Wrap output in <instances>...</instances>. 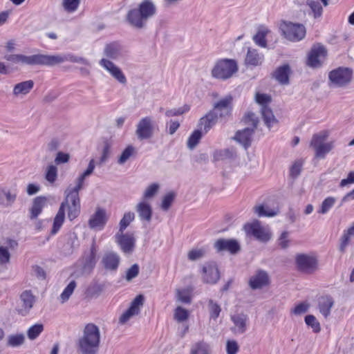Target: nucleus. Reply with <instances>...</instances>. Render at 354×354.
I'll list each match as a JSON object with an SVG mask.
<instances>
[{"label": "nucleus", "mask_w": 354, "mask_h": 354, "mask_svg": "<svg viewBox=\"0 0 354 354\" xmlns=\"http://www.w3.org/2000/svg\"><path fill=\"white\" fill-rule=\"evenodd\" d=\"M100 333L98 327L93 324H87L82 337L79 339V348L82 354H95L99 348Z\"/></svg>", "instance_id": "f257e3e1"}, {"label": "nucleus", "mask_w": 354, "mask_h": 354, "mask_svg": "<svg viewBox=\"0 0 354 354\" xmlns=\"http://www.w3.org/2000/svg\"><path fill=\"white\" fill-rule=\"evenodd\" d=\"M156 12L154 5L149 0L143 1L138 9L130 10L127 15L129 23L134 27L141 28L148 18Z\"/></svg>", "instance_id": "f03ea898"}, {"label": "nucleus", "mask_w": 354, "mask_h": 354, "mask_svg": "<svg viewBox=\"0 0 354 354\" xmlns=\"http://www.w3.org/2000/svg\"><path fill=\"white\" fill-rule=\"evenodd\" d=\"M238 71V65L235 60L231 59H218L212 69V75L219 80L230 78Z\"/></svg>", "instance_id": "7ed1b4c3"}, {"label": "nucleus", "mask_w": 354, "mask_h": 354, "mask_svg": "<svg viewBox=\"0 0 354 354\" xmlns=\"http://www.w3.org/2000/svg\"><path fill=\"white\" fill-rule=\"evenodd\" d=\"M255 102L261 106V111L263 121L266 126L270 129L278 123L272 109L269 107L272 102V96L269 94L257 92L254 95Z\"/></svg>", "instance_id": "20e7f679"}, {"label": "nucleus", "mask_w": 354, "mask_h": 354, "mask_svg": "<svg viewBox=\"0 0 354 354\" xmlns=\"http://www.w3.org/2000/svg\"><path fill=\"white\" fill-rule=\"evenodd\" d=\"M281 35L290 41H299L306 34L305 26L301 24L281 21L279 26Z\"/></svg>", "instance_id": "39448f33"}, {"label": "nucleus", "mask_w": 354, "mask_h": 354, "mask_svg": "<svg viewBox=\"0 0 354 354\" xmlns=\"http://www.w3.org/2000/svg\"><path fill=\"white\" fill-rule=\"evenodd\" d=\"M330 82L337 87L348 85L353 79V71L347 67H338L328 74Z\"/></svg>", "instance_id": "423d86ee"}, {"label": "nucleus", "mask_w": 354, "mask_h": 354, "mask_svg": "<svg viewBox=\"0 0 354 354\" xmlns=\"http://www.w3.org/2000/svg\"><path fill=\"white\" fill-rule=\"evenodd\" d=\"M327 55L326 48L320 43H316L313 45L308 53L307 64L312 68H319L322 66Z\"/></svg>", "instance_id": "0eeeda50"}, {"label": "nucleus", "mask_w": 354, "mask_h": 354, "mask_svg": "<svg viewBox=\"0 0 354 354\" xmlns=\"http://www.w3.org/2000/svg\"><path fill=\"white\" fill-rule=\"evenodd\" d=\"M328 135V131L324 130L313 136L310 145L315 149L316 155L328 153L332 149L333 147V142H326Z\"/></svg>", "instance_id": "6e6552de"}, {"label": "nucleus", "mask_w": 354, "mask_h": 354, "mask_svg": "<svg viewBox=\"0 0 354 354\" xmlns=\"http://www.w3.org/2000/svg\"><path fill=\"white\" fill-rule=\"evenodd\" d=\"M66 60H67V58L61 55L37 54L31 56L26 55L25 64L54 66Z\"/></svg>", "instance_id": "1a4fd4ad"}, {"label": "nucleus", "mask_w": 354, "mask_h": 354, "mask_svg": "<svg viewBox=\"0 0 354 354\" xmlns=\"http://www.w3.org/2000/svg\"><path fill=\"white\" fill-rule=\"evenodd\" d=\"M298 270L304 273L311 274L318 268V261L313 255L300 254L296 257Z\"/></svg>", "instance_id": "9d476101"}, {"label": "nucleus", "mask_w": 354, "mask_h": 354, "mask_svg": "<svg viewBox=\"0 0 354 354\" xmlns=\"http://www.w3.org/2000/svg\"><path fill=\"white\" fill-rule=\"evenodd\" d=\"M144 301L145 297L142 295L136 296L131 302L129 308L121 315L119 322L124 324L133 317L138 315L144 305Z\"/></svg>", "instance_id": "9b49d317"}, {"label": "nucleus", "mask_w": 354, "mask_h": 354, "mask_svg": "<svg viewBox=\"0 0 354 354\" xmlns=\"http://www.w3.org/2000/svg\"><path fill=\"white\" fill-rule=\"evenodd\" d=\"M245 230L248 234L252 235L261 242L268 241L271 236L269 228L261 225L259 221L246 224Z\"/></svg>", "instance_id": "f8f14e48"}, {"label": "nucleus", "mask_w": 354, "mask_h": 354, "mask_svg": "<svg viewBox=\"0 0 354 354\" xmlns=\"http://www.w3.org/2000/svg\"><path fill=\"white\" fill-rule=\"evenodd\" d=\"M18 243L9 238L0 241V266H6L10 261L11 251L14 250Z\"/></svg>", "instance_id": "ddd939ff"}, {"label": "nucleus", "mask_w": 354, "mask_h": 354, "mask_svg": "<svg viewBox=\"0 0 354 354\" xmlns=\"http://www.w3.org/2000/svg\"><path fill=\"white\" fill-rule=\"evenodd\" d=\"M220 278L219 271L214 262L206 263L202 268V279L207 283H216Z\"/></svg>", "instance_id": "4468645a"}, {"label": "nucleus", "mask_w": 354, "mask_h": 354, "mask_svg": "<svg viewBox=\"0 0 354 354\" xmlns=\"http://www.w3.org/2000/svg\"><path fill=\"white\" fill-rule=\"evenodd\" d=\"M108 221V216L104 209L97 208L95 212L88 220V226L91 229L100 231L104 229Z\"/></svg>", "instance_id": "2eb2a0df"}, {"label": "nucleus", "mask_w": 354, "mask_h": 354, "mask_svg": "<svg viewBox=\"0 0 354 354\" xmlns=\"http://www.w3.org/2000/svg\"><path fill=\"white\" fill-rule=\"evenodd\" d=\"M232 101L233 97L231 95L226 96L214 104L212 111L217 113L218 118L229 117L232 111Z\"/></svg>", "instance_id": "dca6fc26"}, {"label": "nucleus", "mask_w": 354, "mask_h": 354, "mask_svg": "<svg viewBox=\"0 0 354 354\" xmlns=\"http://www.w3.org/2000/svg\"><path fill=\"white\" fill-rule=\"evenodd\" d=\"M116 242L122 251L125 254H131L135 246V238L133 234L118 232L115 235Z\"/></svg>", "instance_id": "f3484780"}, {"label": "nucleus", "mask_w": 354, "mask_h": 354, "mask_svg": "<svg viewBox=\"0 0 354 354\" xmlns=\"http://www.w3.org/2000/svg\"><path fill=\"white\" fill-rule=\"evenodd\" d=\"M217 120V113L214 111H209L200 118L198 123V129L205 134L216 124Z\"/></svg>", "instance_id": "a211bd4d"}, {"label": "nucleus", "mask_w": 354, "mask_h": 354, "mask_svg": "<svg viewBox=\"0 0 354 354\" xmlns=\"http://www.w3.org/2000/svg\"><path fill=\"white\" fill-rule=\"evenodd\" d=\"M270 283L268 273L264 270H258L250 279L249 284L252 289H260L267 286Z\"/></svg>", "instance_id": "6ab92c4d"}, {"label": "nucleus", "mask_w": 354, "mask_h": 354, "mask_svg": "<svg viewBox=\"0 0 354 354\" xmlns=\"http://www.w3.org/2000/svg\"><path fill=\"white\" fill-rule=\"evenodd\" d=\"M153 133L151 120L149 117L142 118L138 123L136 134L140 139L149 138Z\"/></svg>", "instance_id": "aec40b11"}, {"label": "nucleus", "mask_w": 354, "mask_h": 354, "mask_svg": "<svg viewBox=\"0 0 354 354\" xmlns=\"http://www.w3.org/2000/svg\"><path fill=\"white\" fill-rule=\"evenodd\" d=\"M214 247L218 252L227 251L232 254L240 250L239 243L234 239H219L215 242Z\"/></svg>", "instance_id": "412c9836"}, {"label": "nucleus", "mask_w": 354, "mask_h": 354, "mask_svg": "<svg viewBox=\"0 0 354 354\" xmlns=\"http://www.w3.org/2000/svg\"><path fill=\"white\" fill-rule=\"evenodd\" d=\"M291 69L289 64H286L277 67L272 74V77L274 78L280 84L287 85L290 83V75Z\"/></svg>", "instance_id": "4be33fe9"}, {"label": "nucleus", "mask_w": 354, "mask_h": 354, "mask_svg": "<svg viewBox=\"0 0 354 354\" xmlns=\"http://www.w3.org/2000/svg\"><path fill=\"white\" fill-rule=\"evenodd\" d=\"M100 63V65L106 71H108L111 74V75L118 82L122 84L126 83L127 79L125 75L123 74L122 71L112 62L106 59H102Z\"/></svg>", "instance_id": "5701e85b"}, {"label": "nucleus", "mask_w": 354, "mask_h": 354, "mask_svg": "<svg viewBox=\"0 0 354 354\" xmlns=\"http://www.w3.org/2000/svg\"><path fill=\"white\" fill-rule=\"evenodd\" d=\"M82 188H77V185H70L66 190V198L62 203L64 204V209L66 205H80V199L79 196V192Z\"/></svg>", "instance_id": "b1692460"}, {"label": "nucleus", "mask_w": 354, "mask_h": 354, "mask_svg": "<svg viewBox=\"0 0 354 354\" xmlns=\"http://www.w3.org/2000/svg\"><path fill=\"white\" fill-rule=\"evenodd\" d=\"M136 210L142 221L149 222L152 217V207L151 204L145 201L141 200L136 207Z\"/></svg>", "instance_id": "393cba45"}, {"label": "nucleus", "mask_w": 354, "mask_h": 354, "mask_svg": "<svg viewBox=\"0 0 354 354\" xmlns=\"http://www.w3.org/2000/svg\"><path fill=\"white\" fill-rule=\"evenodd\" d=\"M231 320L234 324L233 330L236 333L243 334L247 330L248 317L243 313H237L231 316Z\"/></svg>", "instance_id": "a878e982"}, {"label": "nucleus", "mask_w": 354, "mask_h": 354, "mask_svg": "<svg viewBox=\"0 0 354 354\" xmlns=\"http://www.w3.org/2000/svg\"><path fill=\"white\" fill-rule=\"evenodd\" d=\"M120 257L114 252H107L104 253L102 263L105 269L109 270H116L120 264Z\"/></svg>", "instance_id": "bb28decb"}, {"label": "nucleus", "mask_w": 354, "mask_h": 354, "mask_svg": "<svg viewBox=\"0 0 354 354\" xmlns=\"http://www.w3.org/2000/svg\"><path fill=\"white\" fill-rule=\"evenodd\" d=\"M264 55L257 49L249 48L245 58V64L248 66H257L262 64Z\"/></svg>", "instance_id": "cd10ccee"}, {"label": "nucleus", "mask_w": 354, "mask_h": 354, "mask_svg": "<svg viewBox=\"0 0 354 354\" xmlns=\"http://www.w3.org/2000/svg\"><path fill=\"white\" fill-rule=\"evenodd\" d=\"M254 133L253 129L249 127L245 128L242 131H238L236 133L234 139L241 143L245 149L248 148L252 142V137Z\"/></svg>", "instance_id": "c85d7f7f"}, {"label": "nucleus", "mask_w": 354, "mask_h": 354, "mask_svg": "<svg viewBox=\"0 0 354 354\" xmlns=\"http://www.w3.org/2000/svg\"><path fill=\"white\" fill-rule=\"evenodd\" d=\"M334 305V300L330 296H324L319 299L318 308L320 313L328 317L330 314V310Z\"/></svg>", "instance_id": "c756f323"}, {"label": "nucleus", "mask_w": 354, "mask_h": 354, "mask_svg": "<svg viewBox=\"0 0 354 354\" xmlns=\"http://www.w3.org/2000/svg\"><path fill=\"white\" fill-rule=\"evenodd\" d=\"M97 252V250L95 245V242L93 240L91 247L90 252H88V254H85L84 257H83V259L84 261V268H91L95 265Z\"/></svg>", "instance_id": "7c9ffc66"}, {"label": "nucleus", "mask_w": 354, "mask_h": 354, "mask_svg": "<svg viewBox=\"0 0 354 354\" xmlns=\"http://www.w3.org/2000/svg\"><path fill=\"white\" fill-rule=\"evenodd\" d=\"M65 218L64 204H61V206L54 218L53 226L51 230L52 234H55L62 227Z\"/></svg>", "instance_id": "2f4dec72"}, {"label": "nucleus", "mask_w": 354, "mask_h": 354, "mask_svg": "<svg viewBox=\"0 0 354 354\" xmlns=\"http://www.w3.org/2000/svg\"><path fill=\"white\" fill-rule=\"evenodd\" d=\"M46 202L44 197L39 196L35 198L30 209V218H37L41 212Z\"/></svg>", "instance_id": "473e14b6"}, {"label": "nucleus", "mask_w": 354, "mask_h": 354, "mask_svg": "<svg viewBox=\"0 0 354 354\" xmlns=\"http://www.w3.org/2000/svg\"><path fill=\"white\" fill-rule=\"evenodd\" d=\"M254 213L259 217H272L277 214V210L270 208L267 205H258L254 207Z\"/></svg>", "instance_id": "72a5a7b5"}, {"label": "nucleus", "mask_w": 354, "mask_h": 354, "mask_svg": "<svg viewBox=\"0 0 354 354\" xmlns=\"http://www.w3.org/2000/svg\"><path fill=\"white\" fill-rule=\"evenodd\" d=\"M269 32L270 30L265 27L260 28L253 37L254 43L261 47L266 48L267 46L266 36Z\"/></svg>", "instance_id": "f704fd0d"}, {"label": "nucleus", "mask_w": 354, "mask_h": 354, "mask_svg": "<svg viewBox=\"0 0 354 354\" xmlns=\"http://www.w3.org/2000/svg\"><path fill=\"white\" fill-rule=\"evenodd\" d=\"M190 354H211V348L207 343L198 342L192 346Z\"/></svg>", "instance_id": "c9c22d12"}, {"label": "nucleus", "mask_w": 354, "mask_h": 354, "mask_svg": "<svg viewBox=\"0 0 354 354\" xmlns=\"http://www.w3.org/2000/svg\"><path fill=\"white\" fill-rule=\"evenodd\" d=\"M95 167V160L92 159L88 164V166L86 171H84L75 180V185L77 188H82L84 185V180L86 177L89 176L93 171Z\"/></svg>", "instance_id": "e433bc0d"}, {"label": "nucleus", "mask_w": 354, "mask_h": 354, "mask_svg": "<svg viewBox=\"0 0 354 354\" xmlns=\"http://www.w3.org/2000/svg\"><path fill=\"white\" fill-rule=\"evenodd\" d=\"M95 167V160L92 159L88 164V166L86 171H84L75 180V185L77 188H82L84 185V180L86 177L89 176L93 171Z\"/></svg>", "instance_id": "4c0bfd02"}, {"label": "nucleus", "mask_w": 354, "mask_h": 354, "mask_svg": "<svg viewBox=\"0 0 354 354\" xmlns=\"http://www.w3.org/2000/svg\"><path fill=\"white\" fill-rule=\"evenodd\" d=\"M95 167V160L92 159L88 164V166L86 171H84L75 180V185L77 188H82L84 185V180L86 177L89 176L93 171Z\"/></svg>", "instance_id": "58836bf2"}, {"label": "nucleus", "mask_w": 354, "mask_h": 354, "mask_svg": "<svg viewBox=\"0 0 354 354\" xmlns=\"http://www.w3.org/2000/svg\"><path fill=\"white\" fill-rule=\"evenodd\" d=\"M95 167V160L92 159L88 164V166L86 171H84L75 180V185L77 188H82L84 185V180L86 177L89 176L93 171Z\"/></svg>", "instance_id": "ea45409f"}, {"label": "nucleus", "mask_w": 354, "mask_h": 354, "mask_svg": "<svg viewBox=\"0 0 354 354\" xmlns=\"http://www.w3.org/2000/svg\"><path fill=\"white\" fill-rule=\"evenodd\" d=\"M34 82L32 80L22 82L16 84L13 89L15 95L27 94L33 88Z\"/></svg>", "instance_id": "a19ab883"}, {"label": "nucleus", "mask_w": 354, "mask_h": 354, "mask_svg": "<svg viewBox=\"0 0 354 354\" xmlns=\"http://www.w3.org/2000/svg\"><path fill=\"white\" fill-rule=\"evenodd\" d=\"M193 289L191 287L177 290V299L183 303L189 304Z\"/></svg>", "instance_id": "79ce46f5"}, {"label": "nucleus", "mask_w": 354, "mask_h": 354, "mask_svg": "<svg viewBox=\"0 0 354 354\" xmlns=\"http://www.w3.org/2000/svg\"><path fill=\"white\" fill-rule=\"evenodd\" d=\"M15 200V195L6 189L0 190V203L3 206L8 207Z\"/></svg>", "instance_id": "37998d69"}, {"label": "nucleus", "mask_w": 354, "mask_h": 354, "mask_svg": "<svg viewBox=\"0 0 354 354\" xmlns=\"http://www.w3.org/2000/svg\"><path fill=\"white\" fill-rule=\"evenodd\" d=\"M203 133L199 129L194 130L192 133L189 136L187 140V147L189 149H194L200 142Z\"/></svg>", "instance_id": "c03bdc74"}, {"label": "nucleus", "mask_w": 354, "mask_h": 354, "mask_svg": "<svg viewBox=\"0 0 354 354\" xmlns=\"http://www.w3.org/2000/svg\"><path fill=\"white\" fill-rule=\"evenodd\" d=\"M21 300L26 310H30L35 302V297L30 291H24L21 295Z\"/></svg>", "instance_id": "a18cd8bd"}, {"label": "nucleus", "mask_w": 354, "mask_h": 354, "mask_svg": "<svg viewBox=\"0 0 354 354\" xmlns=\"http://www.w3.org/2000/svg\"><path fill=\"white\" fill-rule=\"evenodd\" d=\"M135 214L133 212H128L124 213L122 218L120 220L118 232L122 233L129 225L134 220Z\"/></svg>", "instance_id": "49530a36"}, {"label": "nucleus", "mask_w": 354, "mask_h": 354, "mask_svg": "<svg viewBox=\"0 0 354 354\" xmlns=\"http://www.w3.org/2000/svg\"><path fill=\"white\" fill-rule=\"evenodd\" d=\"M208 310L209 313L210 319L216 320L219 317L221 308L216 302L210 299L208 302Z\"/></svg>", "instance_id": "de8ad7c7"}, {"label": "nucleus", "mask_w": 354, "mask_h": 354, "mask_svg": "<svg viewBox=\"0 0 354 354\" xmlns=\"http://www.w3.org/2000/svg\"><path fill=\"white\" fill-rule=\"evenodd\" d=\"M336 201L335 198L329 196L324 200L322 203L319 209L318 210V213L322 214H325L328 212V211L333 207Z\"/></svg>", "instance_id": "09e8293b"}, {"label": "nucleus", "mask_w": 354, "mask_h": 354, "mask_svg": "<svg viewBox=\"0 0 354 354\" xmlns=\"http://www.w3.org/2000/svg\"><path fill=\"white\" fill-rule=\"evenodd\" d=\"M119 50V44L118 43L113 42L106 45L104 53L108 57L115 59L118 55Z\"/></svg>", "instance_id": "8fccbe9b"}, {"label": "nucleus", "mask_w": 354, "mask_h": 354, "mask_svg": "<svg viewBox=\"0 0 354 354\" xmlns=\"http://www.w3.org/2000/svg\"><path fill=\"white\" fill-rule=\"evenodd\" d=\"M159 185L158 183H152L149 185L144 192L142 198L141 200H148L152 198L158 192Z\"/></svg>", "instance_id": "3c124183"}, {"label": "nucleus", "mask_w": 354, "mask_h": 354, "mask_svg": "<svg viewBox=\"0 0 354 354\" xmlns=\"http://www.w3.org/2000/svg\"><path fill=\"white\" fill-rule=\"evenodd\" d=\"M76 287V283L75 281H71L68 286L64 288L62 293L60 295V299L62 303L66 302L68 300L71 295L73 294Z\"/></svg>", "instance_id": "603ef678"}, {"label": "nucleus", "mask_w": 354, "mask_h": 354, "mask_svg": "<svg viewBox=\"0 0 354 354\" xmlns=\"http://www.w3.org/2000/svg\"><path fill=\"white\" fill-rule=\"evenodd\" d=\"M189 311L185 308L178 306L174 311V319L178 322L186 321L189 317Z\"/></svg>", "instance_id": "864d4df0"}, {"label": "nucleus", "mask_w": 354, "mask_h": 354, "mask_svg": "<svg viewBox=\"0 0 354 354\" xmlns=\"http://www.w3.org/2000/svg\"><path fill=\"white\" fill-rule=\"evenodd\" d=\"M243 120L245 124L251 126L250 128L253 129V130L257 128L259 122V120L256 115L251 112L247 113L244 115Z\"/></svg>", "instance_id": "5fc2aeb1"}, {"label": "nucleus", "mask_w": 354, "mask_h": 354, "mask_svg": "<svg viewBox=\"0 0 354 354\" xmlns=\"http://www.w3.org/2000/svg\"><path fill=\"white\" fill-rule=\"evenodd\" d=\"M205 250L204 248H194L191 250L187 254L188 259L190 261H197L204 257Z\"/></svg>", "instance_id": "6e6d98bb"}, {"label": "nucleus", "mask_w": 354, "mask_h": 354, "mask_svg": "<svg viewBox=\"0 0 354 354\" xmlns=\"http://www.w3.org/2000/svg\"><path fill=\"white\" fill-rule=\"evenodd\" d=\"M44 326L42 324H35L28 330V337L30 339H35L43 331Z\"/></svg>", "instance_id": "4d7b16f0"}, {"label": "nucleus", "mask_w": 354, "mask_h": 354, "mask_svg": "<svg viewBox=\"0 0 354 354\" xmlns=\"http://www.w3.org/2000/svg\"><path fill=\"white\" fill-rule=\"evenodd\" d=\"M207 162L208 160L205 156H192L191 159L193 167L196 169H205Z\"/></svg>", "instance_id": "13d9d810"}, {"label": "nucleus", "mask_w": 354, "mask_h": 354, "mask_svg": "<svg viewBox=\"0 0 354 354\" xmlns=\"http://www.w3.org/2000/svg\"><path fill=\"white\" fill-rule=\"evenodd\" d=\"M305 322L308 326L312 328L315 333L320 331V324L314 315H309L306 316Z\"/></svg>", "instance_id": "bf43d9fd"}, {"label": "nucleus", "mask_w": 354, "mask_h": 354, "mask_svg": "<svg viewBox=\"0 0 354 354\" xmlns=\"http://www.w3.org/2000/svg\"><path fill=\"white\" fill-rule=\"evenodd\" d=\"M190 109V107L187 104H185L183 106L178 108V109H173L170 110H167L165 112V115L167 117H173V116H178L183 115V113L188 112Z\"/></svg>", "instance_id": "052dcab7"}, {"label": "nucleus", "mask_w": 354, "mask_h": 354, "mask_svg": "<svg viewBox=\"0 0 354 354\" xmlns=\"http://www.w3.org/2000/svg\"><path fill=\"white\" fill-rule=\"evenodd\" d=\"M24 335L23 334H16L8 337V342L11 346H18L24 343Z\"/></svg>", "instance_id": "680f3d73"}, {"label": "nucleus", "mask_w": 354, "mask_h": 354, "mask_svg": "<svg viewBox=\"0 0 354 354\" xmlns=\"http://www.w3.org/2000/svg\"><path fill=\"white\" fill-rule=\"evenodd\" d=\"M80 3V0H64L63 7L69 12L75 11Z\"/></svg>", "instance_id": "e2e57ef3"}, {"label": "nucleus", "mask_w": 354, "mask_h": 354, "mask_svg": "<svg viewBox=\"0 0 354 354\" xmlns=\"http://www.w3.org/2000/svg\"><path fill=\"white\" fill-rule=\"evenodd\" d=\"M140 268L138 264H133L131 268H129L127 272L125 275V279L127 281H130L133 279L136 278L139 274Z\"/></svg>", "instance_id": "0e129e2a"}, {"label": "nucleus", "mask_w": 354, "mask_h": 354, "mask_svg": "<svg viewBox=\"0 0 354 354\" xmlns=\"http://www.w3.org/2000/svg\"><path fill=\"white\" fill-rule=\"evenodd\" d=\"M175 195L174 194L169 192L167 194L162 198V201L161 203V208L167 211L170 206L171 205L174 200Z\"/></svg>", "instance_id": "69168bd1"}, {"label": "nucleus", "mask_w": 354, "mask_h": 354, "mask_svg": "<svg viewBox=\"0 0 354 354\" xmlns=\"http://www.w3.org/2000/svg\"><path fill=\"white\" fill-rule=\"evenodd\" d=\"M57 176V170L55 166L49 165L47 168L46 178L50 183L55 181Z\"/></svg>", "instance_id": "338daca9"}, {"label": "nucleus", "mask_w": 354, "mask_h": 354, "mask_svg": "<svg viewBox=\"0 0 354 354\" xmlns=\"http://www.w3.org/2000/svg\"><path fill=\"white\" fill-rule=\"evenodd\" d=\"M302 165V161L301 160H298L292 165L290 169V175L292 178H295L299 175Z\"/></svg>", "instance_id": "774afa93"}]
</instances>
